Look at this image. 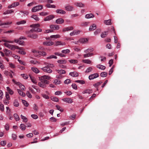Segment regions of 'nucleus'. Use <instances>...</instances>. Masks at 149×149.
<instances>
[{
	"label": "nucleus",
	"instance_id": "62",
	"mask_svg": "<svg viewBox=\"0 0 149 149\" xmlns=\"http://www.w3.org/2000/svg\"><path fill=\"white\" fill-rule=\"evenodd\" d=\"M26 95L29 98H31L32 97V95L30 92L27 91L26 93Z\"/></svg>",
	"mask_w": 149,
	"mask_h": 149
},
{
	"label": "nucleus",
	"instance_id": "44",
	"mask_svg": "<svg viewBox=\"0 0 149 149\" xmlns=\"http://www.w3.org/2000/svg\"><path fill=\"white\" fill-rule=\"evenodd\" d=\"M39 14L40 15L42 16H46L49 14V13H48L45 12H40Z\"/></svg>",
	"mask_w": 149,
	"mask_h": 149
},
{
	"label": "nucleus",
	"instance_id": "33",
	"mask_svg": "<svg viewBox=\"0 0 149 149\" xmlns=\"http://www.w3.org/2000/svg\"><path fill=\"white\" fill-rule=\"evenodd\" d=\"M108 34V31H105L103 32L101 35V36L102 38L105 37Z\"/></svg>",
	"mask_w": 149,
	"mask_h": 149
},
{
	"label": "nucleus",
	"instance_id": "14",
	"mask_svg": "<svg viewBox=\"0 0 149 149\" xmlns=\"http://www.w3.org/2000/svg\"><path fill=\"white\" fill-rule=\"evenodd\" d=\"M92 93V90L89 89H86L82 92V93L84 94L85 93L90 94Z\"/></svg>",
	"mask_w": 149,
	"mask_h": 149
},
{
	"label": "nucleus",
	"instance_id": "38",
	"mask_svg": "<svg viewBox=\"0 0 149 149\" xmlns=\"http://www.w3.org/2000/svg\"><path fill=\"white\" fill-rule=\"evenodd\" d=\"M19 50L17 51L18 53L23 55L26 54V52L24 51V49L23 48L22 49H19Z\"/></svg>",
	"mask_w": 149,
	"mask_h": 149
},
{
	"label": "nucleus",
	"instance_id": "39",
	"mask_svg": "<svg viewBox=\"0 0 149 149\" xmlns=\"http://www.w3.org/2000/svg\"><path fill=\"white\" fill-rule=\"evenodd\" d=\"M19 86L20 88L22 90H25V87L24 85H22L19 82L17 84Z\"/></svg>",
	"mask_w": 149,
	"mask_h": 149
},
{
	"label": "nucleus",
	"instance_id": "10",
	"mask_svg": "<svg viewBox=\"0 0 149 149\" xmlns=\"http://www.w3.org/2000/svg\"><path fill=\"white\" fill-rule=\"evenodd\" d=\"M62 100L67 103H71L73 102L72 99L69 98H65L62 99Z\"/></svg>",
	"mask_w": 149,
	"mask_h": 149
},
{
	"label": "nucleus",
	"instance_id": "41",
	"mask_svg": "<svg viewBox=\"0 0 149 149\" xmlns=\"http://www.w3.org/2000/svg\"><path fill=\"white\" fill-rule=\"evenodd\" d=\"M20 117L22 119L23 122H26L27 121L28 119L26 117L23 116L22 115H21Z\"/></svg>",
	"mask_w": 149,
	"mask_h": 149
},
{
	"label": "nucleus",
	"instance_id": "5",
	"mask_svg": "<svg viewBox=\"0 0 149 149\" xmlns=\"http://www.w3.org/2000/svg\"><path fill=\"white\" fill-rule=\"evenodd\" d=\"M65 9L67 11H71L74 10V7L69 4L66 5L65 6Z\"/></svg>",
	"mask_w": 149,
	"mask_h": 149
},
{
	"label": "nucleus",
	"instance_id": "2",
	"mask_svg": "<svg viewBox=\"0 0 149 149\" xmlns=\"http://www.w3.org/2000/svg\"><path fill=\"white\" fill-rule=\"evenodd\" d=\"M40 24H33L30 26V27L33 28L31 29L30 31L32 32H41L42 31V29L38 28L40 27Z\"/></svg>",
	"mask_w": 149,
	"mask_h": 149
},
{
	"label": "nucleus",
	"instance_id": "30",
	"mask_svg": "<svg viewBox=\"0 0 149 149\" xmlns=\"http://www.w3.org/2000/svg\"><path fill=\"white\" fill-rule=\"evenodd\" d=\"M96 67L102 70H104L105 69V67L100 64L97 65Z\"/></svg>",
	"mask_w": 149,
	"mask_h": 149
},
{
	"label": "nucleus",
	"instance_id": "61",
	"mask_svg": "<svg viewBox=\"0 0 149 149\" xmlns=\"http://www.w3.org/2000/svg\"><path fill=\"white\" fill-rule=\"evenodd\" d=\"M20 12L23 13L24 15H27L29 14V12L28 11H21Z\"/></svg>",
	"mask_w": 149,
	"mask_h": 149
},
{
	"label": "nucleus",
	"instance_id": "25",
	"mask_svg": "<svg viewBox=\"0 0 149 149\" xmlns=\"http://www.w3.org/2000/svg\"><path fill=\"white\" fill-rule=\"evenodd\" d=\"M4 74L6 76H9L11 78L13 77V76L12 74H11L10 72H9L8 71H5L4 72Z\"/></svg>",
	"mask_w": 149,
	"mask_h": 149
},
{
	"label": "nucleus",
	"instance_id": "16",
	"mask_svg": "<svg viewBox=\"0 0 149 149\" xmlns=\"http://www.w3.org/2000/svg\"><path fill=\"white\" fill-rule=\"evenodd\" d=\"M31 17L33 19L36 21H38L40 20L38 16L37 15H31Z\"/></svg>",
	"mask_w": 149,
	"mask_h": 149
},
{
	"label": "nucleus",
	"instance_id": "18",
	"mask_svg": "<svg viewBox=\"0 0 149 149\" xmlns=\"http://www.w3.org/2000/svg\"><path fill=\"white\" fill-rule=\"evenodd\" d=\"M94 55L93 53H88L84 54L83 55L84 57L85 58L92 56Z\"/></svg>",
	"mask_w": 149,
	"mask_h": 149
},
{
	"label": "nucleus",
	"instance_id": "7",
	"mask_svg": "<svg viewBox=\"0 0 149 149\" xmlns=\"http://www.w3.org/2000/svg\"><path fill=\"white\" fill-rule=\"evenodd\" d=\"M41 69L44 72L50 73L52 72V70L48 67L46 66L41 68Z\"/></svg>",
	"mask_w": 149,
	"mask_h": 149
},
{
	"label": "nucleus",
	"instance_id": "1",
	"mask_svg": "<svg viewBox=\"0 0 149 149\" xmlns=\"http://www.w3.org/2000/svg\"><path fill=\"white\" fill-rule=\"evenodd\" d=\"M51 79V77L48 75H45L39 77V79L41 81L38 83V86L42 88H45L47 84L49 83L47 80H50Z\"/></svg>",
	"mask_w": 149,
	"mask_h": 149
},
{
	"label": "nucleus",
	"instance_id": "19",
	"mask_svg": "<svg viewBox=\"0 0 149 149\" xmlns=\"http://www.w3.org/2000/svg\"><path fill=\"white\" fill-rule=\"evenodd\" d=\"M96 25L95 24H93L89 28L90 31H93L96 29Z\"/></svg>",
	"mask_w": 149,
	"mask_h": 149
},
{
	"label": "nucleus",
	"instance_id": "56",
	"mask_svg": "<svg viewBox=\"0 0 149 149\" xmlns=\"http://www.w3.org/2000/svg\"><path fill=\"white\" fill-rule=\"evenodd\" d=\"M52 58L56 59V58H57V57L55 56L52 55L50 56L47 57V59H52Z\"/></svg>",
	"mask_w": 149,
	"mask_h": 149
},
{
	"label": "nucleus",
	"instance_id": "22",
	"mask_svg": "<svg viewBox=\"0 0 149 149\" xmlns=\"http://www.w3.org/2000/svg\"><path fill=\"white\" fill-rule=\"evenodd\" d=\"M69 74L72 77H77L78 76V73L76 72H70Z\"/></svg>",
	"mask_w": 149,
	"mask_h": 149
},
{
	"label": "nucleus",
	"instance_id": "21",
	"mask_svg": "<svg viewBox=\"0 0 149 149\" xmlns=\"http://www.w3.org/2000/svg\"><path fill=\"white\" fill-rule=\"evenodd\" d=\"M94 17V15L92 13L87 14L85 15V18L87 19L92 18Z\"/></svg>",
	"mask_w": 149,
	"mask_h": 149
},
{
	"label": "nucleus",
	"instance_id": "49",
	"mask_svg": "<svg viewBox=\"0 0 149 149\" xmlns=\"http://www.w3.org/2000/svg\"><path fill=\"white\" fill-rule=\"evenodd\" d=\"M22 102L24 106L25 107H27L29 105V103L26 100H22Z\"/></svg>",
	"mask_w": 149,
	"mask_h": 149
},
{
	"label": "nucleus",
	"instance_id": "29",
	"mask_svg": "<svg viewBox=\"0 0 149 149\" xmlns=\"http://www.w3.org/2000/svg\"><path fill=\"white\" fill-rule=\"evenodd\" d=\"M6 89L7 91L9 93L10 95H12L14 93L13 91L9 87H6Z\"/></svg>",
	"mask_w": 149,
	"mask_h": 149
},
{
	"label": "nucleus",
	"instance_id": "28",
	"mask_svg": "<svg viewBox=\"0 0 149 149\" xmlns=\"http://www.w3.org/2000/svg\"><path fill=\"white\" fill-rule=\"evenodd\" d=\"M29 77L31 79L32 82L34 84H36L37 83V81L36 79L31 76L29 75Z\"/></svg>",
	"mask_w": 149,
	"mask_h": 149
},
{
	"label": "nucleus",
	"instance_id": "3",
	"mask_svg": "<svg viewBox=\"0 0 149 149\" xmlns=\"http://www.w3.org/2000/svg\"><path fill=\"white\" fill-rule=\"evenodd\" d=\"M12 23L11 21L3 22L2 20H0V26H2L4 28L9 27Z\"/></svg>",
	"mask_w": 149,
	"mask_h": 149
},
{
	"label": "nucleus",
	"instance_id": "54",
	"mask_svg": "<svg viewBox=\"0 0 149 149\" xmlns=\"http://www.w3.org/2000/svg\"><path fill=\"white\" fill-rule=\"evenodd\" d=\"M69 61L71 63L76 64L77 63L78 61L76 60H70Z\"/></svg>",
	"mask_w": 149,
	"mask_h": 149
},
{
	"label": "nucleus",
	"instance_id": "64",
	"mask_svg": "<svg viewBox=\"0 0 149 149\" xmlns=\"http://www.w3.org/2000/svg\"><path fill=\"white\" fill-rule=\"evenodd\" d=\"M76 116V115L75 114H74L72 115L70 117V119L73 120L75 119V118Z\"/></svg>",
	"mask_w": 149,
	"mask_h": 149
},
{
	"label": "nucleus",
	"instance_id": "35",
	"mask_svg": "<svg viewBox=\"0 0 149 149\" xmlns=\"http://www.w3.org/2000/svg\"><path fill=\"white\" fill-rule=\"evenodd\" d=\"M57 62L60 64H65L66 63L67 61L65 60H58Z\"/></svg>",
	"mask_w": 149,
	"mask_h": 149
},
{
	"label": "nucleus",
	"instance_id": "59",
	"mask_svg": "<svg viewBox=\"0 0 149 149\" xmlns=\"http://www.w3.org/2000/svg\"><path fill=\"white\" fill-rule=\"evenodd\" d=\"M61 52L65 54H68L70 52V50L68 49L63 50Z\"/></svg>",
	"mask_w": 149,
	"mask_h": 149
},
{
	"label": "nucleus",
	"instance_id": "43",
	"mask_svg": "<svg viewBox=\"0 0 149 149\" xmlns=\"http://www.w3.org/2000/svg\"><path fill=\"white\" fill-rule=\"evenodd\" d=\"M104 23L107 25H109L111 24V20L109 19L108 20H105L104 21Z\"/></svg>",
	"mask_w": 149,
	"mask_h": 149
},
{
	"label": "nucleus",
	"instance_id": "45",
	"mask_svg": "<svg viewBox=\"0 0 149 149\" xmlns=\"http://www.w3.org/2000/svg\"><path fill=\"white\" fill-rule=\"evenodd\" d=\"M19 127L22 130L24 131L25 130L26 127L25 125L24 124H21Z\"/></svg>",
	"mask_w": 149,
	"mask_h": 149
},
{
	"label": "nucleus",
	"instance_id": "53",
	"mask_svg": "<svg viewBox=\"0 0 149 149\" xmlns=\"http://www.w3.org/2000/svg\"><path fill=\"white\" fill-rule=\"evenodd\" d=\"M56 109L59 110L61 112H63V109L61 107L58 105H56Z\"/></svg>",
	"mask_w": 149,
	"mask_h": 149
},
{
	"label": "nucleus",
	"instance_id": "8",
	"mask_svg": "<svg viewBox=\"0 0 149 149\" xmlns=\"http://www.w3.org/2000/svg\"><path fill=\"white\" fill-rule=\"evenodd\" d=\"M12 50H15L16 49H22L23 47H19L17 46L14 45H12L10 48V49Z\"/></svg>",
	"mask_w": 149,
	"mask_h": 149
},
{
	"label": "nucleus",
	"instance_id": "51",
	"mask_svg": "<svg viewBox=\"0 0 149 149\" xmlns=\"http://www.w3.org/2000/svg\"><path fill=\"white\" fill-rule=\"evenodd\" d=\"M107 73L106 72H103L100 74V76L102 77H105L107 75Z\"/></svg>",
	"mask_w": 149,
	"mask_h": 149
},
{
	"label": "nucleus",
	"instance_id": "17",
	"mask_svg": "<svg viewBox=\"0 0 149 149\" xmlns=\"http://www.w3.org/2000/svg\"><path fill=\"white\" fill-rule=\"evenodd\" d=\"M56 12L57 13L64 14L66 13V12L62 9H57L56 11Z\"/></svg>",
	"mask_w": 149,
	"mask_h": 149
},
{
	"label": "nucleus",
	"instance_id": "50",
	"mask_svg": "<svg viewBox=\"0 0 149 149\" xmlns=\"http://www.w3.org/2000/svg\"><path fill=\"white\" fill-rule=\"evenodd\" d=\"M92 69H93L92 67H89L86 69V70L85 71V72L86 73H88L91 72Z\"/></svg>",
	"mask_w": 149,
	"mask_h": 149
},
{
	"label": "nucleus",
	"instance_id": "4",
	"mask_svg": "<svg viewBox=\"0 0 149 149\" xmlns=\"http://www.w3.org/2000/svg\"><path fill=\"white\" fill-rule=\"evenodd\" d=\"M43 8V6L41 5L36 6L32 8L31 11L33 12H36L42 10Z\"/></svg>",
	"mask_w": 149,
	"mask_h": 149
},
{
	"label": "nucleus",
	"instance_id": "23",
	"mask_svg": "<svg viewBox=\"0 0 149 149\" xmlns=\"http://www.w3.org/2000/svg\"><path fill=\"white\" fill-rule=\"evenodd\" d=\"M55 45H65V43L64 42H62L61 41H57L55 42Z\"/></svg>",
	"mask_w": 149,
	"mask_h": 149
},
{
	"label": "nucleus",
	"instance_id": "60",
	"mask_svg": "<svg viewBox=\"0 0 149 149\" xmlns=\"http://www.w3.org/2000/svg\"><path fill=\"white\" fill-rule=\"evenodd\" d=\"M51 99L52 100L56 102H57L58 101V98L55 97H52L51 98Z\"/></svg>",
	"mask_w": 149,
	"mask_h": 149
},
{
	"label": "nucleus",
	"instance_id": "12",
	"mask_svg": "<svg viewBox=\"0 0 149 149\" xmlns=\"http://www.w3.org/2000/svg\"><path fill=\"white\" fill-rule=\"evenodd\" d=\"M3 52H4L5 55L7 56H9V54L11 53L10 51L6 49H4L3 50Z\"/></svg>",
	"mask_w": 149,
	"mask_h": 149
},
{
	"label": "nucleus",
	"instance_id": "40",
	"mask_svg": "<svg viewBox=\"0 0 149 149\" xmlns=\"http://www.w3.org/2000/svg\"><path fill=\"white\" fill-rule=\"evenodd\" d=\"M46 6L48 8H55L56 7L54 5H51L49 4H47L46 5Z\"/></svg>",
	"mask_w": 149,
	"mask_h": 149
},
{
	"label": "nucleus",
	"instance_id": "13",
	"mask_svg": "<svg viewBox=\"0 0 149 149\" xmlns=\"http://www.w3.org/2000/svg\"><path fill=\"white\" fill-rule=\"evenodd\" d=\"M56 22L58 24H62L64 22V20L62 18H58L56 20Z\"/></svg>",
	"mask_w": 149,
	"mask_h": 149
},
{
	"label": "nucleus",
	"instance_id": "34",
	"mask_svg": "<svg viewBox=\"0 0 149 149\" xmlns=\"http://www.w3.org/2000/svg\"><path fill=\"white\" fill-rule=\"evenodd\" d=\"M17 91L18 94L22 96H24L25 94L23 92L21 91L20 89H17Z\"/></svg>",
	"mask_w": 149,
	"mask_h": 149
},
{
	"label": "nucleus",
	"instance_id": "6",
	"mask_svg": "<svg viewBox=\"0 0 149 149\" xmlns=\"http://www.w3.org/2000/svg\"><path fill=\"white\" fill-rule=\"evenodd\" d=\"M99 74L97 73H94L90 74L88 77L89 80H91L99 77Z\"/></svg>",
	"mask_w": 149,
	"mask_h": 149
},
{
	"label": "nucleus",
	"instance_id": "26",
	"mask_svg": "<svg viewBox=\"0 0 149 149\" xmlns=\"http://www.w3.org/2000/svg\"><path fill=\"white\" fill-rule=\"evenodd\" d=\"M26 22V21L25 20H23L21 21H19L17 22L16 23V24L17 25H19L21 24H25Z\"/></svg>",
	"mask_w": 149,
	"mask_h": 149
},
{
	"label": "nucleus",
	"instance_id": "52",
	"mask_svg": "<svg viewBox=\"0 0 149 149\" xmlns=\"http://www.w3.org/2000/svg\"><path fill=\"white\" fill-rule=\"evenodd\" d=\"M0 110L2 111H4V105L1 102H0Z\"/></svg>",
	"mask_w": 149,
	"mask_h": 149
},
{
	"label": "nucleus",
	"instance_id": "57",
	"mask_svg": "<svg viewBox=\"0 0 149 149\" xmlns=\"http://www.w3.org/2000/svg\"><path fill=\"white\" fill-rule=\"evenodd\" d=\"M22 77H23L24 79H26L28 78V76L27 74H21Z\"/></svg>",
	"mask_w": 149,
	"mask_h": 149
},
{
	"label": "nucleus",
	"instance_id": "20",
	"mask_svg": "<svg viewBox=\"0 0 149 149\" xmlns=\"http://www.w3.org/2000/svg\"><path fill=\"white\" fill-rule=\"evenodd\" d=\"M31 70L33 72L37 74L40 72V71L39 70L35 67H32L31 68Z\"/></svg>",
	"mask_w": 149,
	"mask_h": 149
},
{
	"label": "nucleus",
	"instance_id": "15",
	"mask_svg": "<svg viewBox=\"0 0 149 149\" xmlns=\"http://www.w3.org/2000/svg\"><path fill=\"white\" fill-rule=\"evenodd\" d=\"M43 44L45 45L51 46L54 44V42L52 41L45 42H43Z\"/></svg>",
	"mask_w": 149,
	"mask_h": 149
},
{
	"label": "nucleus",
	"instance_id": "47",
	"mask_svg": "<svg viewBox=\"0 0 149 149\" xmlns=\"http://www.w3.org/2000/svg\"><path fill=\"white\" fill-rule=\"evenodd\" d=\"M75 5L77 6L82 7L84 6V4L81 3H75Z\"/></svg>",
	"mask_w": 149,
	"mask_h": 149
},
{
	"label": "nucleus",
	"instance_id": "63",
	"mask_svg": "<svg viewBox=\"0 0 149 149\" xmlns=\"http://www.w3.org/2000/svg\"><path fill=\"white\" fill-rule=\"evenodd\" d=\"M3 61H0V68L2 69H4V66L3 63Z\"/></svg>",
	"mask_w": 149,
	"mask_h": 149
},
{
	"label": "nucleus",
	"instance_id": "32",
	"mask_svg": "<svg viewBox=\"0 0 149 149\" xmlns=\"http://www.w3.org/2000/svg\"><path fill=\"white\" fill-rule=\"evenodd\" d=\"M54 83L56 85L60 84L61 83V81L59 79H56L54 80Z\"/></svg>",
	"mask_w": 149,
	"mask_h": 149
},
{
	"label": "nucleus",
	"instance_id": "11",
	"mask_svg": "<svg viewBox=\"0 0 149 149\" xmlns=\"http://www.w3.org/2000/svg\"><path fill=\"white\" fill-rule=\"evenodd\" d=\"M73 29V27L72 26H69L65 27L62 30L63 32H65L69 31L72 30Z\"/></svg>",
	"mask_w": 149,
	"mask_h": 149
},
{
	"label": "nucleus",
	"instance_id": "31",
	"mask_svg": "<svg viewBox=\"0 0 149 149\" xmlns=\"http://www.w3.org/2000/svg\"><path fill=\"white\" fill-rule=\"evenodd\" d=\"M61 37V36L59 34H57L56 35H52L50 36V38H54L56 39L58 38H59Z\"/></svg>",
	"mask_w": 149,
	"mask_h": 149
},
{
	"label": "nucleus",
	"instance_id": "46",
	"mask_svg": "<svg viewBox=\"0 0 149 149\" xmlns=\"http://www.w3.org/2000/svg\"><path fill=\"white\" fill-rule=\"evenodd\" d=\"M14 117L16 121H17L19 120L20 119V118L17 114L15 113L14 114Z\"/></svg>",
	"mask_w": 149,
	"mask_h": 149
},
{
	"label": "nucleus",
	"instance_id": "42",
	"mask_svg": "<svg viewBox=\"0 0 149 149\" xmlns=\"http://www.w3.org/2000/svg\"><path fill=\"white\" fill-rule=\"evenodd\" d=\"M13 104L15 106L18 107L19 105V104L17 100H15L13 102Z\"/></svg>",
	"mask_w": 149,
	"mask_h": 149
},
{
	"label": "nucleus",
	"instance_id": "58",
	"mask_svg": "<svg viewBox=\"0 0 149 149\" xmlns=\"http://www.w3.org/2000/svg\"><path fill=\"white\" fill-rule=\"evenodd\" d=\"M4 45L7 47V48H9V49L10 48V47L12 45H11L8 44V43H4L3 44Z\"/></svg>",
	"mask_w": 149,
	"mask_h": 149
},
{
	"label": "nucleus",
	"instance_id": "24",
	"mask_svg": "<svg viewBox=\"0 0 149 149\" xmlns=\"http://www.w3.org/2000/svg\"><path fill=\"white\" fill-rule=\"evenodd\" d=\"M79 41L81 43H84L87 42L88 41V40L86 38H83L80 39Z\"/></svg>",
	"mask_w": 149,
	"mask_h": 149
},
{
	"label": "nucleus",
	"instance_id": "9",
	"mask_svg": "<svg viewBox=\"0 0 149 149\" xmlns=\"http://www.w3.org/2000/svg\"><path fill=\"white\" fill-rule=\"evenodd\" d=\"M54 18V16L53 15H50L46 17L44 19L45 21H49Z\"/></svg>",
	"mask_w": 149,
	"mask_h": 149
},
{
	"label": "nucleus",
	"instance_id": "48",
	"mask_svg": "<svg viewBox=\"0 0 149 149\" xmlns=\"http://www.w3.org/2000/svg\"><path fill=\"white\" fill-rule=\"evenodd\" d=\"M13 12V11L12 10H7L4 12L3 14V15H6L7 14L11 13Z\"/></svg>",
	"mask_w": 149,
	"mask_h": 149
},
{
	"label": "nucleus",
	"instance_id": "55",
	"mask_svg": "<svg viewBox=\"0 0 149 149\" xmlns=\"http://www.w3.org/2000/svg\"><path fill=\"white\" fill-rule=\"evenodd\" d=\"M76 82L79 83L81 84H85V81L83 80H77L75 81Z\"/></svg>",
	"mask_w": 149,
	"mask_h": 149
},
{
	"label": "nucleus",
	"instance_id": "36",
	"mask_svg": "<svg viewBox=\"0 0 149 149\" xmlns=\"http://www.w3.org/2000/svg\"><path fill=\"white\" fill-rule=\"evenodd\" d=\"M28 36L33 39H36L38 37V35L36 34L29 35Z\"/></svg>",
	"mask_w": 149,
	"mask_h": 149
},
{
	"label": "nucleus",
	"instance_id": "37",
	"mask_svg": "<svg viewBox=\"0 0 149 149\" xmlns=\"http://www.w3.org/2000/svg\"><path fill=\"white\" fill-rule=\"evenodd\" d=\"M56 71L59 74H65L66 72L65 70H56Z\"/></svg>",
	"mask_w": 149,
	"mask_h": 149
},
{
	"label": "nucleus",
	"instance_id": "27",
	"mask_svg": "<svg viewBox=\"0 0 149 149\" xmlns=\"http://www.w3.org/2000/svg\"><path fill=\"white\" fill-rule=\"evenodd\" d=\"M82 61L83 63L87 64H91L92 63L91 61L88 59L83 60Z\"/></svg>",
	"mask_w": 149,
	"mask_h": 149
}]
</instances>
